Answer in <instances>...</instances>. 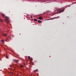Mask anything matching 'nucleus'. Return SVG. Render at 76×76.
Wrapping results in <instances>:
<instances>
[{"label": "nucleus", "instance_id": "1", "mask_svg": "<svg viewBox=\"0 0 76 76\" xmlns=\"http://www.w3.org/2000/svg\"><path fill=\"white\" fill-rule=\"evenodd\" d=\"M6 18H5V20L6 21L7 23H9V18L7 17H6Z\"/></svg>", "mask_w": 76, "mask_h": 76}, {"label": "nucleus", "instance_id": "2", "mask_svg": "<svg viewBox=\"0 0 76 76\" xmlns=\"http://www.w3.org/2000/svg\"><path fill=\"white\" fill-rule=\"evenodd\" d=\"M38 19H40V20H43V18H42V17L39 16V18H38Z\"/></svg>", "mask_w": 76, "mask_h": 76}, {"label": "nucleus", "instance_id": "3", "mask_svg": "<svg viewBox=\"0 0 76 76\" xmlns=\"http://www.w3.org/2000/svg\"><path fill=\"white\" fill-rule=\"evenodd\" d=\"M13 61H15V62H16V63H18V61L19 60L14 59Z\"/></svg>", "mask_w": 76, "mask_h": 76}, {"label": "nucleus", "instance_id": "4", "mask_svg": "<svg viewBox=\"0 0 76 76\" xmlns=\"http://www.w3.org/2000/svg\"><path fill=\"white\" fill-rule=\"evenodd\" d=\"M64 9L63 10L61 11H59V13H61V12H64Z\"/></svg>", "mask_w": 76, "mask_h": 76}, {"label": "nucleus", "instance_id": "5", "mask_svg": "<svg viewBox=\"0 0 76 76\" xmlns=\"http://www.w3.org/2000/svg\"><path fill=\"white\" fill-rule=\"evenodd\" d=\"M57 11H61V9H59L57 10Z\"/></svg>", "mask_w": 76, "mask_h": 76}, {"label": "nucleus", "instance_id": "6", "mask_svg": "<svg viewBox=\"0 0 76 76\" xmlns=\"http://www.w3.org/2000/svg\"><path fill=\"white\" fill-rule=\"evenodd\" d=\"M2 16H3V17H4V18H5V15L3 14H2Z\"/></svg>", "mask_w": 76, "mask_h": 76}, {"label": "nucleus", "instance_id": "7", "mask_svg": "<svg viewBox=\"0 0 76 76\" xmlns=\"http://www.w3.org/2000/svg\"><path fill=\"white\" fill-rule=\"evenodd\" d=\"M38 22L39 23H41V22H42V21H41L40 20H38Z\"/></svg>", "mask_w": 76, "mask_h": 76}, {"label": "nucleus", "instance_id": "8", "mask_svg": "<svg viewBox=\"0 0 76 76\" xmlns=\"http://www.w3.org/2000/svg\"><path fill=\"white\" fill-rule=\"evenodd\" d=\"M0 21L1 22L3 23V20H2V19L0 18Z\"/></svg>", "mask_w": 76, "mask_h": 76}, {"label": "nucleus", "instance_id": "9", "mask_svg": "<svg viewBox=\"0 0 76 76\" xmlns=\"http://www.w3.org/2000/svg\"><path fill=\"white\" fill-rule=\"evenodd\" d=\"M3 35H4V36H7V34H3Z\"/></svg>", "mask_w": 76, "mask_h": 76}, {"label": "nucleus", "instance_id": "10", "mask_svg": "<svg viewBox=\"0 0 76 76\" xmlns=\"http://www.w3.org/2000/svg\"><path fill=\"white\" fill-rule=\"evenodd\" d=\"M1 41L2 42H3V43H4V40H1Z\"/></svg>", "mask_w": 76, "mask_h": 76}, {"label": "nucleus", "instance_id": "11", "mask_svg": "<svg viewBox=\"0 0 76 76\" xmlns=\"http://www.w3.org/2000/svg\"><path fill=\"white\" fill-rule=\"evenodd\" d=\"M34 21H37V20L36 19H34Z\"/></svg>", "mask_w": 76, "mask_h": 76}, {"label": "nucleus", "instance_id": "12", "mask_svg": "<svg viewBox=\"0 0 76 76\" xmlns=\"http://www.w3.org/2000/svg\"><path fill=\"white\" fill-rule=\"evenodd\" d=\"M20 66H21V67H23V66L22 65H21Z\"/></svg>", "mask_w": 76, "mask_h": 76}, {"label": "nucleus", "instance_id": "13", "mask_svg": "<svg viewBox=\"0 0 76 76\" xmlns=\"http://www.w3.org/2000/svg\"><path fill=\"white\" fill-rule=\"evenodd\" d=\"M28 59H29V58H30V56H28Z\"/></svg>", "mask_w": 76, "mask_h": 76}, {"label": "nucleus", "instance_id": "14", "mask_svg": "<svg viewBox=\"0 0 76 76\" xmlns=\"http://www.w3.org/2000/svg\"><path fill=\"white\" fill-rule=\"evenodd\" d=\"M30 60H32V58H30Z\"/></svg>", "mask_w": 76, "mask_h": 76}, {"label": "nucleus", "instance_id": "15", "mask_svg": "<svg viewBox=\"0 0 76 76\" xmlns=\"http://www.w3.org/2000/svg\"><path fill=\"white\" fill-rule=\"evenodd\" d=\"M34 71V72H36V71H37V70H35Z\"/></svg>", "mask_w": 76, "mask_h": 76}, {"label": "nucleus", "instance_id": "16", "mask_svg": "<svg viewBox=\"0 0 76 76\" xmlns=\"http://www.w3.org/2000/svg\"><path fill=\"white\" fill-rule=\"evenodd\" d=\"M60 18V17L59 16L58 17V18Z\"/></svg>", "mask_w": 76, "mask_h": 76}, {"label": "nucleus", "instance_id": "17", "mask_svg": "<svg viewBox=\"0 0 76 76\" xmlns=\"http://www.w3.org/2000/svg\"><path fill=\"white\" fill-rule=\"evenodd\" d=\"M6 57L7 58H8V57H7V56Z\"/></svg>", "mask_w": 76, "mask_h": 76}, {"label": "nucleus", "instance_id": "18", "mask_svg": "<svg viewBox=\"0 0 76 76\" xmlns=\"http://www.w3.org/2000/svg\"><path fill=\"white\" fill-rule=\"evenodd\" d=\"M17 75H19V74H17Z\"/></svg>", "mask_w": 76, "mask_h": 76}, {"label": "nucleus", "instance_id": "19", "mask_svg": "<svg viewBox=\"0 0 76 76\" xmlns=\"http://www.w3.org/2000/svg\"><path fill=\"white\" fill-rule=\"evenodd\" d=\"M31 18H32V17L31 16Z\"/></svg>", "mask_w": 76, "mask_h": 76}, {"label": "nucleus", "instance_id": "20", "mask_svg": "<svg viewBox=\"0 0 76 76\" xmlns=\"http://www.w3.org/2000/svg\"><path fill=\"white\" fill-rule=\"evenodd\" d=\"M24 65H25V64H23Z\"/></svg>", "mask_w": 76, "mask_h": 76}, {"label": "nucleus", "instance_id": "21", "mask_svg": "<svg viewBox=\"0 0 76 76\" xmlns=\"http://www.w3.org/2000/svg\"><path fill=\"white\" fill-rule=\"evenodd\" d=\"M10 67H12V66H10Z\"/></svg>", "mask_w": 76, "mask_h": 76}, {"label": "nucleus", "instance_id": "22", "mask_svg": "<svg viewBox=\"0 0 76 76\" xmlns=\"http://www.w3.org/2000/svg\"><path fill=\"white\" fill-rule=\"evenodd\" d=\"M12 75H13V73H12Z\"/></svg>", "mask_w": 76, "mask_h": 76}, {"label": "nucleus", "instance_id": "23", "mask_svg": "<svg viewBox=\"0 0 76 76\" xmlns=\"http://www.w3.org/2000/svg\"><path fill=\"white\" fill-rule=\"evenodd\" d=\"M1 29V28H0V30Z\"/></svg>", "mask_w": 76, "mask_h": 76}, {"label": "nucleus", "instance_id": "24", "mask_svg": "<svg viewBox=\"0 0 76 76\" xmlns=\"http://www.w3.org/2000/svg\"><path fill=\"white\" fill-rule=\"evenodd\" d=\"M54 18H53V19H54Z\"/></svg>", "mask_w": 76, "mask_h": 76}]
</instances>
